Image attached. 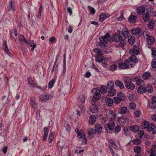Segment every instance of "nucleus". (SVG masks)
I'll use <instances>...</instances> for the list:
<instances>
[{
    "mask_svg": "<svg viewBox=\"0 0 156 156\" xmlns=\"http://www.w3.org/2000/svg\"><path fill=\"white\" fill-rule=\"evenodd\" d=\"M154 126L153 123H150L148 121H146L142 123L140 128L142 129H146L147 131L150 132L152 131L154 128Z\"/></svg>",
    "mask_w": 156,
    "mask_h": 156,
    "instance_id": "obj_1",
    "label": "nucleus"
},
{
    "mask_svg": "<svg viewBox=\"0 0 156 156\" xmlns=\"http://www.w3.org/2000/svg\"><path fill=\"white\" fill-rule=\"evenodd\" d=\"M125 61L128 69L129 68H132L133 66L132 62L135 63H137L138 62V60L135 56L131 55L129 58V59H126Z\"/></svg>",
    "mask_w": 156,
    "mask_h": 156,
    "instance_id": "obj_2",
    "label": "nucleus"
},
{
    "mask_svg": "<svg viewBox=\"0 0 156 156\" xmlns=\"http://www.w3.org/2000/svg\"><path fill=\"white\" fill-rule=\"evenodd\" d=\"M124 81L125 86L128 89L133 90L135 87L134 84L132 83L131 79L128 77H125L124 79Z\"/></svg>",
    "mask_w": 156,
    "mask_h": 156,
    "instance_id": "obj_3",
    "label": "nucleus"
},
{
    "mask_svg": "<svg viewBox=\"0 0 156 156\" xmlns=\"http://www.w3.org/2000/svg\"><path fill=\"white\" fill-rule=\"evenodd\" d=\"M114 127L115 124L112 121L106 124L105 126V128L107 132L109 133H111L113 131Z\"/></svg>",
    "mask_w": 156,
    "mask_h": 156,
    "instance_id": "obj_4",
    "label": "nucleus"
},
{
    "mask_svg": "<svg viewBox=\"0 0 156 156\" xmlns=\"http://www.w3.org/2000/svg\"><path fill=\"white\" fill-rule=\"evenodd\" d=\"M100 42L103 44H106L108 41L110 40V37L109 33H107L103 37H99Z\"/></svg>",
    "mask_w": 156,
    "mask_h": 156,
    "instance_id": "obj_5",
    "label": "nucleus"
},
{
    "mask_svg": "<svg viewBox=\"0 0 156 156\" xmlns=\"http://www.w3.org/2000/svg\"><path fill=\"white\" fill-rule=\"evenodd\" d=\"M144 34H145L147 36V43L150 45H151L154 42V39L152 36H150L149 32L145 31L144 32Z\"/></svg>",
    "mask_w": 156,
    "mask_h": 156,
    "instance_id": "obj_6",
    "label": "nucleus"
},
{
    "mask_svg": "<svg viewBox=\"0 0 156 156\" xmlns=\"http://www.w3.org/2000/svg\"><path fill=\"white\" fill-rule=\"evenodd\" d=\"M139 48L137 47H134L133 49H130L129 51V53L131 55H137L140 54V52L139 51Z\"/></svg>",
    "mask_w": 156,
    "mask_h": 156,
    "instance_id": "obj_7",
    "label": "nucleus"
},
{
    "mask_svg": "<svg viewBox=\"0 0 156 156\" xmlns=\"http://www.w3.org/2000/svg\"><path fill=\"white\" fill-rule=\"evenodd\" d=\"M121 39L122 40H126L129 34V33L126 29H123L122 31Z\"/></svg>",
    "mask_w": 156,
    "mask_h": 156,
    "instance_id": "obj_8",
    "label": "nucleus"
},
{
    "mask_svg": "<svg viewBox=\"0 0 156 156\" xmlns=\"http://www.w3.org/2000/svg\"><path fill=\"white\" fill-rule=\"evenodd\" d=\"M110 15L109 14H105L104 13H101L99 16V21L100 22L103 21L105 19L109 17Z\"/></svg>",
    "mask_w": 156,
    "mask_h": 156,
    "instance_id": "obj_9",
    "label": "nucleus"
},
{
    "mask_svg": "<svg viewBox=\"0 0 156 156\" xmlns=\"http://www.w3.org/2000/svg\"><path fill=\"white\" fill-rule=\"evenodd\" d=\"M127 111V108L126 107L122 106L119 108L118 112L119 114L123 115L126 113Z\"/></svg>",
    "mask_w": 156,
    "mask_h": 156,
    "instance_id": "obj_10",
    "label": "nucleus"
},
{
    "mask_svg": "<svg viewBox=\"0 0 156 156\" xmlns=\"http://www.w3.org/2000/svg\"><path fill=\"white\" fill-rule=\"evenodd\" d=\"M50 98V96L48 94H44L40 96L39 97V100L41 102L45 101L48 100Z\"/></svg>",
    "mask_w": 156,
    "mask_h": 156,
    "instance_id": "obj_11",
    "label": "nucleus"
},
{
    "mask_svg": "<svg viewBox=\"0 0 156 156\" xmlns=\"http://www.w3.org/2000/svg\"><path fill=\"white\" fill-rule=\"evenodd\" d=\"M91 112L94 113H96L98 110V107L97 105L95 104L92 105L90 108Z\"/></svg>",
    "mask_w": 156,
    "mask_h": 156,
    "instance_id": "obj_12",
    "label": "nucleus"
},
{
    "mask_svg": "<svg viewBox=\"0 0 156 156\" xmlns=\"http://www.w3.org/2000/svg\"><path fill=\"white\" fill-rule=\"evenodd\" d=\"M151 73L148 72H144L142 75V77L145 80H147L150 78L151 77Z\"/></svg>",
    "mask_w": 156,
    "mask_h": 156,
    "instance_id": "obj_13",
    "label": "nucleus"
},
{
    "mask_svg": "<svg viewBox=\"0 0 156 156\" xmlns=\"http://www.w3.org/2000/svg\"><path fill=\"white\" fill-rule=\"evenodd\" d=\"M131 32L132 34L137 35L139 34L141 32V30L139 28H133L132 29Z\"/></svg>",
    "mask_w": 156,
    "mask_h": 156,
    "instance_id": "obj_14",
    "label": "nucleus"
},
{
    "mask_svg": "<svg viewBox=\"0 0 156 156\" xmlns=\"http://www.w3.org/2000/svg\"><path fill=\"white\" fill-rule=\"evenodd\" d=\"M95 130L96 132L99 133L102 131V128L101 125L100 124H96L95 125Z\"/></svg>",
    "mask_w": 156,
    "mask_h": 156,
    "instance_id": "obj_15",
    "label": "nucleus"
},
{
    "mask_svg": "<svg viewBox=\"0 0 156 156\" xmlns=\"http://www.w3.org/2000/svg\"><path fill=\"white\" fill-rule=\"evenodd\" d=\"M145 9L143 6L140 7L136 9L137 13L139 15L143 14L145 12Z\"/></svg>",
    "mask_w": 156,
    "mask_h": 156,
    "instance_id": "obj_16",
    "label": "nucleus"
},
{
    "mask_svg": "<svg viewBox=\"0 0 156 156\" xmlns=\"http://www.w3.org/2000/svg\"><path fill=\"white\" fill-rule=\"evenodd\" d=\"M108 116L112 120H114L115 119L116 115L115 113L112 111L110 110L108 111Z\"/></svg>",
    "mask_w": 156,
    "mask_h": 156,
    "instance_id": "obj_17",
    "label": "nucleus"
},
{
    "mask_svg": "<svg viewBox=\"0 0 156 156\" xmlns=\"http://www.w3.org/2000/svg\"><path fill=\"white\" fill-rule=\"evenodd\" d=\"M8 10L9 11H12L13 12L15 11L14 4L12 3V1L10 2L8 6Z\"/></svg>",
    "mask_w": 156,
    "mask_h": 156,
    "instance_id": "obj_18",
    "label": "nucleus"
},
{
    "mask_svg": "<svg viewBox=\"0 0 156 156\" xmlns=\"http://www.w3.org/2000/svg\"><path fill=\"white\" fill-rule=\"evenodd\" d=\"M145 92L151 93L153 91V88L151 85L150 84H148L144 87Z\"/></svg>",
    "mask_w": 156,
    "mask_h": 156,
    "instance_id": "obj_19",
    "label": "nucleus"
},
{
    "mask_svg": "<svg viewBox=\"0 0 156 156\" xmlns=\"http://www.w3.org/2000/svg\"><path fill=\"white\" fill-rule=\"evenodd\" d=\"M136 18L137 16H136L130 15L128 18V20L130 23H133L136 21Z\"/></svg>",
    "mask_w": 156,
    "mask_h": 156,
    "instance_id": "obj_20",
    "label": "nucleus"
},
{
    "mask_svg": "<svg viewBox=\"0 0 156 156\" xmlns=\"http://www.w3.org/2000/svg\"><path fill=\"white\" fill-rule=\"evenodd\" d=\"M115 85L116 86L119 87L120 89L123 88L124 87L123 83L119 80H117L115 82Z\"/></svg>",
    "mask_w": 156,
    "mask_h": 156,
    "instance_id": "obj_21",
    "label": "nucleus"
},
{
    "mask_svg": "<svg viewBox=\"0 0 156 156\" xmlns=\"http://www.w3.org/2000/svg\"><path fill=\"white\" fill-rule=\"evenodd\" d=\"M30 103L34 109L35 110L37 109V105L36 103L35 99L34 98H31Z\"/></svg>",
    "mask_w": 156,
    "mask_h": 156,
    "instance_id": "obj_22",
    "label": "nucleus"
},
{
    "mask_svg": "<svg viewBox=\"0 0 156 156\" xmlns=\"http://www.w3.org/2000/svg\"><path fill=\"white\" fill-rule=\"evenodd\" d=\"M150 15L148 12H146L143 15V19L145 22L148 21L150 19Z\"/></svg>",
    "mask_w": 156,
    "mask_h": 156,
    "instance_id": "obj_23",
    "label": "nucleus"
},
{
    "mask_svg": "<svg viewBox=\"0 0 156 156\" xmlns=\"http://www.w3.org/2000/svg\"><path fill=\"white\" fill-rule=\"evenodd\" d=\"M2 49L8 54H9V49L6 41H4L2 47Z\"/></svg>",
    "mask_w": 156,
    "mask_h": 156,
    "instance_id": "obj_24",
    "label": "nucleus"
},
{
    "mask_svg": "<svg viewBox=\"0 0 156 156\" xmlns=\"http://www.w3.org/2000/svg\"><path fill=\"white\" fill-rule=\"evenodd\" d=\"M121 35L120 34H115L113 37V40L115 42H118L122 39Z\"/></svg>",
    "mask_w": 156,
    "mask_h": 156,
    "instance_id": "obj_25",
    "label": "nucleus"
},
{
    "mask_svg": "<svg viewBox=\"0 0 156 156\" xmlns=\"http://www.w3.org/2000/svg\"><path fill=\"white\" fill-rule=\"evenodd\" d=\"M44 134L43 136V141H45L47 139V136H48L49 129L46 127H45L44 129Z\"/></svg>",
    "mask_w": 156,
    "mask_h": 156,
    "instance_id": "obj_26",
    "label": "nucleus"
},
{
    "mask_svg": "<svg viewBox=\"0 0 156 156\" xmlns=\"http://www.w3.org/2000/svg\"><path fill=\"white\" fill-rule=\"evenodd\" d=\"M117 97L122 100V101H124L125 100V96L124 94L122 92H119L117 94Z\"/></svg>",
    "mask_w": 156,
    "mask_h": 156,
    "instance_id": "obj_27",
    "label": "nucleus"
},
{
    "mask_svg": "<svg viewBox=\"0 0 156 156\" xmlns=\"http://www.w3.org/2000/svg\"><path fill=\"white\" fill-rule=\"evenodd\" d=\"M139 129V127L137 126H132L129 128L130 130L134 132H137Z\"/></svg>",
    "mask_w": 156,
    "mask_h": 156,
    "instance_id": "obj_28",
    "label": "nucleus"
},
{
    "mask_svg": "<svg viewBox=\"0 0 156 156\" xmlns=\"http://www.w3.org/2000/svg\"><path fill=\"white\" fill-rule=\"evenodd\" d=\"M113 102V99L111 98H108L106 100V104L107 106L110 107L112 105Z\"/></svg>",
    "mask_w": 156,
    "mask_h": 156,
    "instance_id": "obj_29",
    "label": "nucleus"
},
{
    "mask_svg": "<svg viewBox=\"0 0 156 156\" xmlns=\"http://www.w3.org/2000/svg\"><path fill=\"white\" fill-rule=\"evenodd\" d=\"M119 67L122 69H128L127 66H126L125 61H124V62H122L120 63H119Z\"/></svg>",
    "mask_w": 156,
    "mask_h": 156,
    "instance_id": "obj_30",
    "label": "nucleus"
},
{
    "mask_svg": "<svg viewBox=\"0 0 156 156\" xmlns=\"http://www.w3.org/2000/svg\"><path fill=\"white\" fill-rule=\"evenodd\" d=\"M93 50L97 54L98 56H101L103 55V52L100 49L95 48Z\"/></svg>",
    "mask_w": 156,
    "mask_h": 156,
    "instance_id": "obj_31",
    "label": "nucleus"
},
{
    "mask_svg": "<svg viewBox=\"0 0 156 156\" xmlns=\"http://www.w3.org/2000/svg\"><path fill=\"white\" fill-rule=\"evenodd\" d=\"M96 118L94 115H92L89 118V122L90 124H93L95 122Z\"/></svg>",
    "mask_w": 156,
    "mask_h": 156,
    "instance_id": "obj_32",
    "label": "nucleus"
},
{
    "mask_svg": "<svg viewBox=\"0 0 156 156\" xmlns=\"http://www.w3.org/2000/svg\"><path fill=\"white\" fill-rule=\"evenodd\" d=\"M19 40L20 43L23 44V43H25L27 44V42L25 38L24 37L23 35H20Z\"/></svg>",
    "mask_w": 156,
    "mask_h": 156,
    "instance_id": "obj_33",
    "label": "nucleus"
},
{
    "mask_svg": "<svg viewBox=\"0 0 156 156\" xmlns=\"http://www.w3.org/2000/svg\"><path fill=\"white\" fill-rule=\"evenodd\" d=\"M107 88L106 86L101 87L99 90L101 94H104L107 91Z\"/></svg>",
    "mask_w": 156,
    "mask_h": 156,
    "instance_id": "obj_34",
    "label": "nucleus"
},
{
    "mask_svg": "<svg viewBox=\"0 0 156 156\" xmlns=\"http://www.w3.org/2000/svg\"><path fill=\"white\" fill-rule=\"evenodd\" d=\"M56 78H53L49 83L48 86L50 88H52L55 82Z\"/></svg>",
    "mask_w": 156,
    "mask_h": 156,
    "instance_id": "obj_35",
    "label": "nucleus"
},
{
    "mask_svg": "<svg viewBox=\"0 0 156 156\" xmlns=\"http://www.w3.org/2000/svg\"><path fill=\"white\" fill-rule=\"evenodd\" d=\"M114 83L112 81H109L107 83V88L109 89H113L114 87Z\"/></svg>",
    "mask_w": 156,
    "mask_h": 156,
    "instance_id": "obj_36",
    "label": "nucleus"
},
{
    "mask_svg": "<svg viewBox=\"0 0 156 156\" xmlns=\"http://www.w3.org/2000/svg\"><path fill=\"white\" fill-rule=\"evenodd\" d=\"M77 137L80 138H83L85 137V136L83 132L81 130V131L77 133Z\"/></svg>",
    "mask_w": 156,
    "mask_h": 156,
    "instance_id": "obj_37",
    "label": "nucleus"
},
{
    "mask_svg": "<svg viewBox=\"0 0 156 156\" xmlns=\"http://www.w3.org/2000/svg\"><path fill=\"white\" fill-rule=\"evenodd\" d=\"M88 132V133L89 134V136H90V137L91 138L92 136L91 135L93 134H94L95 133L96 131L95 130V129H94L92 128H90L88 129L87 130Z\"/></svg>",
    "mask_w": 156,
    "mask_h": 156,
    "instance_id": "obj_38",
    "label": "nucleus"
},
{
    "mask_svg": "<svg viewBox=\"0 0 156 156\" xmlns=\"http://www.w3.org/2000/svg\"><path fill=\"white\" fill-rule=\"evenodd\" d=\"M17 33L16 30H14L13 31L11 32L10 33V37L12 38H15V36L17 35Z\"/></svg>",
    "mask_w": 156,
    "mask_h": 156,
    "instance_id": "obj_39",
    "label": "nucleus"
},
{
    "mask_svg": "<svg viewBox=\"0 0 156 156\" xmlns=\"http://www.w3.org/2000/svg\"><path fill=\"white\" fill-rule=\"evenodd\" d=\"M99 89L97 88H94L92 90V93L94 94V95H101L99 93Z\"/></svg>",
    "mask_w": 156,
    "mask_h": 156,
    "instance_id": "obj_40",
    "label": "nucleus"
},
{
    "mask_svg": "<svg viewBox=\"0 0 156 156\" xmlns=\"http://www.w3.org/2000/svg\"><path fill=\"white\" fill-rule=\"evenodd\" d=\"M137 92L140 94H142L146 92L144 87L140 86L137 89Z\"/></svg>",
    "mask_w": 156,
    "mask_h": 156,
    "instance_id": "obj_41",
    "label": "nucleus"
},
{
    "mask_svg": "<svg viewBox=\"0 0 156 156\" xmlns=\"http://www.w3.org/2000/svg\"><path fill=\"white\" fill-rule=\"evenodd\" d=\"M115 94V90L113 89H110L108 91V95L110 96H114Z\"/></svg>",
    "mask_w": 156,
    "mask_h": 156,
    "instance_id": "obj_42",
    "label": "nucleus"
},
{
    "mask_svg": "<svg viewBox=\"0 0 156 156\" xmlns=\"http://www.w3.org/2000/svg\"><path fill=\"white\" fill-rule=\"evenodd\" d=\"M135 37H134L131 36L130 37H129L128 39V42L130 44H133L135 42Z\"/></svg>",
    "mask_w": 156,
    "mask_h": 156,
    "instance_id": "obj_43",
    "label": "nucleus"
},
{
    "mask_svg": "<svg viewBox=\"0 0 156 156\" xmlns=\"http://www.w3.org/2000/svg\"><path fill=\"white\" fill-rule=\"evenodd\" d=\"M119 46L121 47H123L126 44V40L121 39L120 41Z\"/></svg>",
    "mask_w": 156,
    "mask_h": 156,
    "instance_id": "obj_44",
    "label": "nucleus"
},
{
    "mask_svg": "<svg viewBox=\"0 0 156 156\" xmlns=\"http://www.w3.org/2000/svg\"><path fill=\"white\" fill-rule=\"evenodd\" d=\"M114 103L115 104H119L122 101L120 98H119L118 97H115L113 98Z\"/></svg>",
    "mask_w": 156,
    "mask_h": 156,
    "instance_id": "obj_45",
    "label": "nucleus"
},
{
    "mask_svg": "<svg viewBox=\"0 0 156 156\" xmlns=\"http://www.w3.org/2000/svg\"><path fill=\"white\" fill-rule=\"evenodd\" d=\"M136 84L139 86H143L144 85V81L140 79L137 82Z\"/></svg>",
    "mask_w": 156,
    "mask_h": 156,
    "instance_id": "obj_46",
    "label": "nucleus"
},
{
    "mask_svg": "<svg viewBox=\"0 0 156 156\" xmlns=\"http://www.w3.org/2000/svg\"><path fill=\"white\" fill-rule=\"evenodd\" d=\"M134 151L135 152L137 153H139L141 151V148L139 146L135 147L134 148Z\"/></svg>",
    "mask_w": 156,
    "mask_h": 156,
    "instance_id": "obj_47",
    "label": "nucleus"
},
{
    "mask_svg": "<svg viewBox=\"0 0 156 156\" xmlns=\"http://www.w3.org/2000/svg\"><path fill=\"white\" fill-rule=\"evenodd\" d=\"M148 27L151 29H152L154 27V20H151L150 22L149 23L148 25Z\"/></svg>",
    "mask_w": 156,
    "mask_h": 156,
    "instance_id": "obj_48",
    "label": "nucleus"
},
{
    "mask_svg": "<svg viewBox=\"0 0 156 156\" xmlns=\"http://www.w3.org/2000/svg\"><path fill=\"white\" fill-rule=\"evenodd\" d=\"M80 102L82 103H83L85 101V99L84 95H80L78 98Z\"/></svg>",
    "mask_w": 156,
    "mask_h": 156,
    "instance_id": "obj_49",
    "label": "nucleus"
},
{
    "mask_svg": "<svg viewBox=\"0 0 156 156\" xmlns=\"http://www.w3.org/2000/svg\"><path fill=\"white\" fill-rule=\"evenodd\" d=\"M101 97V95H94L92 97V100L94 101H97L100 99Z\"/></svg>",
    "mask_w": 156,
    "mask_h": 156,
    "instance_id": "obj_50",
    "label": "nucleus"
},
{
    "mask_svg": "<svg viewBox=\"0 0 156 156\" xmlns=\"http://www.w3.org/2000/svg\"><path fill=\"white\" fill-rule=\"evenodd\" d=\"M101 56H97L95 57V61L96 62H101L103 61V59Z\"/></svg>",
    "mask_w": 156,
    "mask_h": 156,
    "instance_id": "obj_51",
    "label": "nucleus"
},
{
    "mask_svg": "<svg viewBox=\"0 0 156 156\" xmlns=\"http://www.w3.org/2000/svg\"><path fill=\"white\" fill-rule=\"evenodd\" d=\"M54 136V133H50L49 135L48 140L50 143H51L52 141L53 140Z\"/></svg>",
    "mask_w": 156,
    "mask_h": 156,
    "instance_id": "obj_52",
    "label": "nucleus"
},
{
    "mask_svg": "<svg viewBox=\"0 0 156 156\" xmlns=\"http://www.w3.org/2000/svg\"><path fill=\"white\" fill-rule=\"evenodd\" d=\"M155 103H152V102H149V106L150 107V108L152 109H154L156 108V106Z\"/></svg>",
    "mask_w": 156,
    "mask_h": 156,
    "instance_id": "obj_53",
    "label": "nucleus"
},
{
    "mask_svg": "<svg viewBox=\"0 0 156 156\" xmlns=\"http://www.w3.org/2000/svg\"><path fill=\"white\" fill-rule=\"evenodd\" d=\"M88 9H89V10L90 12V13L93 14V15H94L95 14V10L94 9V8L90 6H88Z\"/></svg>",
    "mask_w": 156,
    "mask_h": 156,
    "instance_id": "obj_54",
    "label": "nucleus"
},
{
    "mask_svg": "<svg viewBox=\"0 0 156 156\" xmlns=\"http://www.w3.org/2000/svg\"><path fill=\"white\" fill-rule=\"evenodd\" d=\"M117 66L116 65L113 64L110 66V70L113 71L116 70L117 69Z\"/></svg>",
    "mask_w": 156,
    "mask_h": 156,
    "instance_id": "obj_55",
    "label": "nucleus"
},
{
    "mask_svg": "<svg viewBox=\"0 0 156 156\" xmlns=\"http://www.w3.org/2000/svg\"><path fill=\"white\" fill-rule=\"evenodd\" d=\"M64 144H63L62 142H59L58 144L57 147L58 149H60L61 150L64 147Z\"/></svg>",
    "mask_w": 156,
    "mask_h": 156,
    "instance_id": "obj_56",
    "label": "nucleus"
},
{
    "mask_svg": "<svg viewBox=\"0 0 156 156\" xmlns=\"http://www.w3.org/2000/svg\"><path fill=\"white\" fill-rule=\"evenodd\" d=\"M133 142L135 144H140L141 142V141L139 139H136L133 140Z\"/></svg>",
    "mask_w": 156,
    "mask_h": 156,
    "instance_id": "obj_57",
    "label": "nucleus"
},
{
    "mask_svg": "<svg viewBox=\"0 0 156 156\" xmlns=\"http://www.w3.org/2000/svg\"><path fill=\"white\" fill-rule=\"evenodd\" d=\"M151 65L152 68H156V59H154L152 60Z\"/></svg>",
    "mask_w": 156,
    "mask_h": 156,
    "instance_id": "obj_58",
    "label": "nucleus"
},
{
    "mask_svg": "<svg viewBox=\"0 0 156 156\" xmlns=\"http://www.w3.org/2000/svg\"><path fill=\"white\" fill-rule=\"evenodd\" d=\"M121 127L119 126H117L115 127V133H119L121 130Z\"/></svg>",
    "mask_w": 156,
    "mask_h": 156,
    "instance_id": "obj_59",
    "label": "nucleus"
},
{
    "mask_svg": "<svg viewBox=\"0 0 156 156\" xmlns=\"http://www.w3.org/2000/svg\"><path fill=\"white\" fill-rule=\"evenodd\" d=\"M66 57H65V55L64 57V58L63 60V73H64L65 72L66 70Z\"/></svg>",
    "mask_w": 156,
    "mask_h": 156,
    "instance_id": "obj_60",
    "label": "nucleus"
},
{
    "mask_svg": "<svg viewBox=\"0 0 156 156\" xmlns=\"http://www.w3.org/2000/svg\"><path fill=\"white\" fill-rule=\"evenodd\" d=\"M144 134L143 130H140L138 133V136L140 138H141Z\"/></svg>",
    "mask_w": 156,
    "mask_h": 156,
    "instance_id": "obj_61",
    "label": "nucleus"
},
{
    "mask_svg": "<svg viewBox=\"0 0 156 156\" xmlns=\"http://www.w3.org/2000/svg\"><path fill=\"white\" fill-rule=\"evenodd\" d=\"M130 108L132 109H134L135 108L136 105L133 102H132L130 103L129 105Z\"/></svg>",
    "mask_w": 156,
    "mask_h": 156,
    "instance_id": "obj_62",
    "label": "nucleus"
},
{
    "mask_svg": "<svg viewBox=\"0 0 156 156\" xmlns=\"http://www.w3.org/2000/svg\"><path fill=\"white\" fill-rule=\"evenodd\" d=\"M156 151V144L153 145L151 148V153L152 154Z\"/></svg>",
    "mask_w": 156,
    "mask_h": 156,
    "instance_id": "obj_63",
    "label": "nucleus"
},
{
    "mask_svg": "<svg viewBox=\"0 0 156 156\" xmlns=\"http://www.w3.org/2000/svg\"><path fill=\"white\" fill-rule=\"evenodd\" d=\"M151 82L153 84H156V76H153L151 80Z\"/></svg>",
    "mask_w": 156,
    "mask_h": 156,
    "instance_id": "obj_64",
    "label": "nucleus"
}]
</instances>
